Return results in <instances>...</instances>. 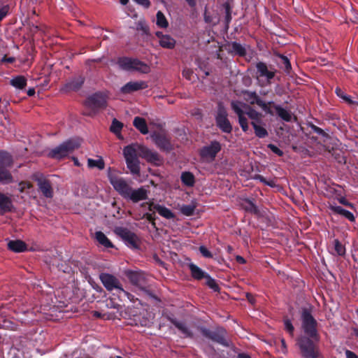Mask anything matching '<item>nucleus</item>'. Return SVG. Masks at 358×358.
Here are the masks:
<instances>
[{
    "label": "nucleus",
    "mask_w": 358,
    "mask_h": 358,
    "mask_svg": "<svg viewBox=\"0 0 358 358\" xmlns=\"http://www.w3.org/2000/svg\"><path fill=\"white\" fill-rule=\"evenodd\" d=\"M301 329L303 334L296 341L302 358H319L321 355L319 343L320 336L317 330L318 323L313 316V307H303L301 310Z\"/></svg>",
    "instance_id": "1"
},
{
    "label": "nucleus",
    "mask_w": 358,
    "mask_h": 358,
    "mask_svg": "<svg viewBox=\"0 0 358 358\" xmlns=\"http://www.w3.org/2000/svg\"><path fill=\"white\" fill-rule=\"evenodd\" d=\"M108 180L114 189L123 199L136 203L148 198V190L143 187L134 189L124 178L109 174Z\"/></svg>",
    "instance_id": "2"
},
{
    "label": "nucleus",
    "mask_w": 358,
    "mask_h": 358,
    "mask_svg": "<svg viewBox=\"0 0 358 358\" xmlns=\"http://www.w3.org/2000/svg\"><path fill=\"white\" fill-rule=\"evenodd\" d=\"M108 180L114 189L123 199L136 203L148 198V190L143 187L134 189L124 178L109 174Z\"/></svg>",
    "instance_id": "3"
},
{
    "label": "nucleus",
    "mask_w": 358,
    "mask_h": 358,
    "mask_svg": "<svg viewBox=\"0 0 358 358\" xmlns=\"http://www.w3.org/2000/svg\"><path fill=\"white\" fill-rule=\"evenodd\" d=\"M80 146V141L79 138H70L51 149L48 155L52 159H62L79 148Z\"/></svg>",
    "instance_id": "4"
},
{
    "label": "nucleus",
    "mask_w": 358,
    "mask_h": 358,
    "mask_svg": "<svg viewBox=\"0 0 358 358\" xmlns=\"http://www.w3.org/2000/svg\"><path fill=\"white\" fill-rule=\"evenodd\" d=\"M99 278L103 285L108 291H116L118 298H120L122 295L127 296L130 300L134 298L132 294L123 289L120 281L113 275L102 273L100 274Z\"/></svg>",
    "instance_id": "5"
},
{
    "label": "nucleus",
    "mask_w": 358,
    "mask_h": 358,
    "mask_svg": "<svg viewBox=\"0 0 358 358\" xmlns=\"http://www.w3.org/2000/svg\"><path fill=\"white\" fill-rule=\"evenodd\" d=\"M13 162L12 156L8 152L0 150V184L8 185L13 182V176L10 171Z\"/></svg>",
    "instance_id": "6"
},
{
    "label": "nucleus",
    "mask_w": 358,
    "mask_h": 358,
    "mask_svg": "<svg viewBox=\"0 0 358 358\" xmlns=\"http://www.w3.org/2000/svg\"><path fill=\"white\" fill-rule=\"evenodd\" d=\"M117 64L122 69L125 71H136L143 73H148L150 71L149 66L138 59L120 57Z\"/></svg>",
    "instance_id": "7"
},
{
    "label": "nucleus",
    "mask_w": 358,
    "mask_h": 358,
    "mask_svg": "<svg viewBox=\"0 0 358 358\" xmlns=\"http://www.w3.org/2000/svg\"><path fill=\"white\" fill-rule=\"evenodd\" d=\"M138 152L136 145H129L123 150L127 166L133 174H138L140 173L139 160L137 157Z\"/></svg>",
    "instance_id": "8"
},
{
    "label": "nucleus",
    "mask_w": 358,
    "mask_h": 358,
    "mask_svg": "<svg viewBox=\"0 0 358 358\" xmlns=\"http://www.w3.org/2000/svg\"><path fill=\"white\" fill-rule=\"evenodd\" d=\"M199 330L204 337L222 345L228 346V343L225 338L226 331L224 328L217 327L214 330H210L204 327H200Z\"/></svg>",
    "instance_id": "9"
},
{
    "label": "nucleus",
    "mask_w": 358,
    "mask_h": 358,
    "mask_svg": "<svg viewBox=\"0 0 358 358\" xmlns=\"http://www.w3.org/2000/svg\"><path fill=\"white\" fill-rule=\"evenodd\" d=\"M114 232L117 236L120 237L125 244L129 248L133 249H138L139 248V240L137 235L129 230L127 228L116 227L114 229Z\"/></svg>",
    "instance_id": "10"
},
{
    "label": "nucleus",
    "mask_w": 358,
    "mask_h": 358,
    "mask_svg": "<svg viewBox=\"0 0 358 358\" xmlns=\"http://www.w3.org/2000/svg\"><path fill=\"white\" fill-rule=\"evenodd\" d=\"M256 74L257 77L261 79H264L267 85H271L272 80L274 78L276 69L271 65L268 66L264 62H259L256 64Z\"/></svg>",
    "instance_id": "11"
},
{
    "label": "nucleus",
    "mask_w": 358,
    "mask_h": 358,
    "mask_svg": "<svg viewBox=\"0 0 358 358\" xmlns=\"http://www.w3.org/2000/svg\"><path fill=\"white\" fill-rule=\"evenodd\" d=\"M216 126L224 133L230 134L232 131V125L228 119V113L224 107L219 104L215 116Z\"/></svg>",
    "instance_id": "12"
},
{
    "label": "nucleus",
    "mask_w": 358,
    "mask_h": 358,
    "mask_svg": "<svg viewBox=\"0 0 358 358\" xmlns=\"http://www.w3.org/2000/svg\"><path fill=\"white\" fill-rule=\"evenodd\" d=\"M222 146L219 141H213L210 145L203 146L199 150V156L203 161L213 162L217 153L221 150Z\"/></svg>",
    "instance_id": "13"
},
{
    "label": "nucleus",
    "mask_w": 358,
    "mask_h": 358,
    "mask_svg": "<svg viewBox=\"0 0 358 358\" xmlns=\"http://www.w3.org/2000/svg\"><path fill=\"white\" fill-rule=\"evenodd\" d=\"M138 155L148 162L153 164L155 166H161L164 162V159L156 151H153L145 146L136 145Z\"/></svg>",
    "instance_id": "14"
},
{
    "label": "nucleus",
    "mask_w": 358,
    "mask_h": 358,
    "mask_svg": "<svg viewBox=\"0 0 358 358\" xmlns=\"http://www.w3.org/2000/svg\"><path fill=\"white\" fill-rule=\"evenodd\" d=\"M85 103L92 110L104 109L107 106V96L102 92H96L89 96Z\"/></svg>",
    "instance_id": "15"
},
{
    "label": "nucleus",
    "mask_w": 358,
    "mask_h": 358,
    "mask_svg": "<svg viewBox=\"0 0 358 358\" xmlns=\"http://www.w3.org/2000/svg\"><path fill=\"white\" fill-rule=\"evenodd\" d=\"M152 138L159 150L166 152L173 150L171 138L164 133L156 132L152 135Z\"/></svg>",
    "instance_id": "16"
},
{
    "label": "nucleus",
    "mask_w": 358,
    "mask_h": 358,
    "mask_svg": "<svg viewBox=\"0 0 358 358\" xmlns=\"http://www.w3.org/2000/svg\"><path fill=\"white\" fill-rule=\"evenodd\" d=\"M85 80V78L83 75L72 77L66 81L64 87L62 88V91L66 93L77 92L81 89Z\"/></svg>",
    "instance_id": "17"
},
{
    "label": "nucleus",
    "mask_w": 358,
    "mask_h": 358,
    "mask_svg": "<svg viewBox=\"0 0 358 358\" xmlns=\"http://www.w3.org/2000/svg\"><path fill=\"white\" fill-rule=\"evenodd\" d=\"M127 276L132 285L140 287L141 289L143 290L151 296H154L149 290L143 287L145 284V277L143 273L138 271H130L127 273Z\"/></svg>",
    "instance_id": "18"
},
{
    "label": "nucleus",
    "mask_w": 358,
    "mask_h": 358,
    "mask_svg": "<svg viewBox=\"0 0 358 358\" xmlns=\"http://www.w3.org/2000/svg\"><path fill=\"white\" fill-rule=\"evenodd\" d=\"M167 319L184 335V337L194 338L193 331L187 327L185 322L178 321L176 318L170 316H168Z\"/></svg>",
    "instance_id": "19"
},
{
    "label": "nucleus",
    "mask_w": 358,
    "mask_h": 358,
    "mask_svg": "<svg viewBox=\"0 0 358 358\" xmlns=\"http://www.w3.org/2000/svg\"><path fill=\"white\" fill-rule=\"evenodd\" d=\"M37 185L39 191L42 194L48 199H51L53 196V189L51 185V182L43 178H38L36 179Z\"/></svg>",
    "instance_id": "20"
},
{
    "label": "nucleus",
    "mask_w": 358,
    "mask_h": 358,
    "mask_svg": "<svg viewBox=\"0 0 358 358\" xmlns=\"http://www.w3.org/2000/svg\"><path fill=\"white\" fill-rule=\"evenodd\" d=\"M227 46L228 48H226L227 52L232 55L244 57L247 54L245 47L236 41L228 43Z\"/></svg>",
    "instance_id": "21"
},
{
    "label": "nucleus",
    "mask_w": 358,
    "mask_h": 358,
    "mask_svg": "<svg viewBox=\"0 0 358 358\" xmlns=\"http://www.w3.org/2000/svg\"><path fill=\"white\" fill-rule=\"evenodd\" d=\"M148 85L144 81L129 82L121 87V92L123 94H130L131 92L145 89Z\"/></svg>",
    "instance_id": "22"
},
{
    "label": "nucleus",
    "mask_w": 358,
    "mask_h": 358,
    "mask_svg": "<svg viewBox=\"0 0 358 358\" xmlns=\"http://www.w3.org/2000/svg\"><path fill=\"white\" fill-rule=\"evenodd\" d=\"M250 97L253 99V101H251L252 104L256 103L266 113L273 115V112L271 108V104H273V101H268V103L264 102L259 98L256 92H252Z\"/></svg>",
    "instance_id": "23"
},
{
    "label": "nucleus",
    "mask_w": 358,
    "mask_h": 358,
    "mask_svg": "<svg viewBox=\"0 0 358 358\" xmlns=\"http://www.w3.org/2000/svg\"><path fill=\"white\" fill-rule=\"evenodd\" d=\"M153 210H157V213L164 218L170 220L175 217V214L170 209L164 206L151 203L149 204L148 210L152 211Z\"/></svg>",
    "instance_id": "24"
},
{
    "label": "nucleus",
    "mask_w": 358,
    "mask_h": 358,
    "mask_svg": "<svg viewBox=\"0 0 358 358\" xmlns=\"http://www.w3.org/2000/svg\"><path fill=\"white\" fill-rule=\"evenodd\" d=\"M329 208L334 214L341 215L352 222L355 221L354 215L340 206L330 205Z\"/></svg>",
    "instance_id": "25"
},
{
    "label": "nucleus",
    "mask_w": 358,
    "mask_h": 358,
    "mask_svg": "<svg viewBox=\"0 0 358 358\" xmlns=\"http://www.w3.org/2000/svg\"><path fill=\"white\" fill-rule=\"evenodd\" d=\"M13 208L12 200L10 197L0 192V215L10 212Z\"/></svg>",
    "instance_id": "26"
},
{
    "label": "nucleus",
    "mask_w": 358,
    "mask_h": 358,
    "mask_svg": "<svg viewBox=\"0 0 358 358\" xmlns=\"http://www.w3.org/2000/svg\"><path fill=\"white\" fill-rule=\"evenodd\" d=\"M8 248L15 252H22L27 250V245L21 240L10 241Z\"/></svg>",
    "instance_id": "27"
},
{
    "label": "nucleus",
    "mask_w": 358,
    "mask_h": 358,
    "mask_svg": "<svg viewBox=\"0 0 358 358\" xmlns=\"http://www.w3.org/2000/svg\"><path fill=\"white\" fill-rule=\"evenodd\" d=\"M191 273L192 277L197 280H200L206 277L208 274L204 272L201 268L193 263H190L188 266Z\"/></svg>",
    "instance_id": "28"
},
{
    "label": "nucleus",
    "mask_w": 358,
    "mask_h": 358,
    "mask_svg": "<svg viewBox=\"0 0 358 358\" xmlns=\"http://www.w3.org/2000/svg\"><path fill=\"white\" fill-rule=\"evenodd\" d=\"M241 207L243 209H244L246 212L250 213L253 215H259V210L258 209L256 204L250 199H245L241 203Z\"/></svg>",
    "instance_id": "29"
},
{
    "label": "nucleus",
    "mask_w": 358,
    "mask_h": 358,
    "mask_svg": "<svg viewBox=\"0 0 358 358\" xmlns=\"http://www.w3.org/2000/svg\"><path fill=\"white\" fill-rule=\"evenodd\" d=\"M134 126L143 134L148 133V127L146 121L141 117H135L133 121Z\"/></svg>",
    "instance_id": "30"
},
{
    "label": "nucleus",
    "mask_w": 358,
    "mask_h": 358,
    "mask_svg": "<svg viewBox=\"0 0 358 358\" xmlns=\"http://www.w3.org/2000/svg\"><path fill=\"white\" fill-rule=\"evenodd\" d=\"M182 183L187 187H193L195 184V177L189 171H184L180 176Z\"/></svg>",
    "instance_id": "31"
},
{
    "label": "nucleus",
    "mask_w": 358,
    "mask_h": 358,
    "mask_svg": "<svg viewBox=\"0 0 358 358\" xmlns=\"http://www.w3.org/2000/svg\"><path fill=\"white\" fill-rule=\"evenodd\" d=\"M271 106L275 108L278 115L284 121L290 122L292 120L291 113L286 109L283 108L279 105H275L274 103L271 104Z\"/></svg>",
    "instance_id": "32"
},
{
    "label": "nucleus",
    "mask_w": 358,
    "mask_h": 358,
    "mask_svg": "<svg viewBox=\"0 0 358 358\" xmlns=\"http://www.w3.org/2000/svg\"><path fill=\"white\" fill-rule=\"evenodd\" d=\"M159 45L167 49H173L176 45V41L169 35H162L161 40L159 41Z\"/></svg>",
    "instance_id": "33"
},
{
    "label": "nucleus",
    "mask_w": 358,
    "mask_h": 358,
    "mask_svg": "<svg viewBox=\"0 0 358 358\" xmlns=\"http://www.w3.org/2000/svg\"><path fill=\"white\" fill-rule=\"evenodd\" d=\"M95 238L99 244L107 248H113L114 246L111 241L102 231H96L95 233Z\"/></svg>",
    "instance_id": "34"
},
{
    "label": "nucleus",
    "mask_w": 358,
    "mask_h": 358,
    "mask_svg": "<svg viewBox=\"0 0 358 358\" xmlns=\"http://www.w3.org/2000/svg\"><path fill=\"white\" fill-rule=\"evenodd\" d=\"M10 83L17 89L23 90L27 85V79L23 76H17L11 79Z\"/></svg>",
    "instance_id": "35"
},
{
    "label": "nucleus",
    "mask_w": 358,
    "mask_h": 358,
    "mask_svg": "<svg viewBox=\"0 0 358 358\" xmlns=\"http://www.w3.org/2000/svg\"><path fill=\"white\" fill-rule=\"evenodd\" d=\"M122 127L123 124L121 122L118 121L117 119L114 118L112 121L110 127V131L114 134H115L118 138H122L121 131L122 129Z\"/></svg>",
    "instance_id": "36"
},
{
    "label": "nucleus",
    "mask_w": 358,
    "mask_h": 358,
    "mask_svg": "<svg viewBox=\"0 0 358 358\" xmlns=\"http://www.w3.org/2000/svg\"><path fill=\"white\" fill-rule=\"evenodd\" d=\"M251 124L254 128L256 136L264 138L268 136V133L264 127L258 125L256 122H252Z\"/></svg>",
    "instance_id": "37"
},
{
    "label": "nucleus",
    "mask_w": 358,
    "mask_h": 358,
    "mask_svg": "<svg viewBox=\"0 0 358 358\" xmlns=\"http://www.w3.org/2000/svg\"><path fill=\"white\" fill-rule=\"evenodd\" d=\"M277 56L280 59V67L284 69L287 73H289L292 69L289 59L287 58V57L282 54H278Z\"/></svg>",
    "instance_id": "38"
},
{
    "label": "nucleus",
    "mask_w": 358,
    "mask_h": 358,
    "mask_svg": "<svg viewBox=\"0 0 358 358\" xmlns=\"http://www.w3.org/2000/svg\"><path fill=\"white\" fill-rule=\"evenodd\" d=\"M243 106H245V104L241 101H231V108L238 117L245 115V112L242 109Z\"/></svg>",
    "instance_id": "39"
},
{
    "label": "nucleus",
    "mask_w": 358,
    "mask_h": 358,
    "mask_svg": "<svg viewBox=\"0 0 358 358\" xmlns=\"http://www.w3.org/2000/svg\"><path fill=\"white\" fill-rule=\"evenodd\" d=\"M157 25L161 28H166L169 26L168 21L162 11H158L156 15Z\"/></svg>",
    "instance_id": "40"
},
{
    "label": "nucleus",
    "mask_w": 358,
    "mask_h": 358,
    "mask_svg": "<svg viewBox=\"0 0 358 358\" xmlns=\"http://www.w3.org/2000/svg\"><path fill=\"white\" fill-rule=\"evenodd\" d=\"M206 281V285L212 289L215 292H218L220 290L219 285L216 282L215 280L208 273L204 278Z\"/></svg>",
    "instance_id": "41"
},
{
    "label": "nucleus",
    "mask_w": 358,
    "mask_h": 358,
    "mask_svg": "<svg viewBox=\"0 0 358 358\" xmlns=\"http://www.w3.org/2000/svg\"><path fill=\"white\" fill-rule=\"evenodd\" d=\"M245 114L249 118L253 120L252 122H256L257 123L261 122V114L255 109L249 107V110L245 113Z\"/></svg>",
    "instance_id": "42"
},
{
    "label": "nucleus",
    "mask_w": 358,
    "mask_h": 358,
    "mask_svg": "<svg viewBox=\"0 0 358 358\" xmlns=\"http://www.w3.org/2000/svg\"><path fill=\"white\" fill-rule=\"evenodd\" d=\"M88 166L90 168L97 167L99 169L102 170L105 167V164L103 159H88L87 160Z\"/></svg>",
    "instance_id": "43"
},
{
    "label": "nucleus",
    "mask_w": 358,
    "mask_h": 358,
    "mask_svg": "<svg viewBox=\"0 0 358 358\" xmlns=\"http://www.w3.org/2000/svg\"><path fill=\"white\" fill-rule=\"evenodd\" d=\"M334 250L338 255L343 256L345 254V246L338 239L334 240Z\"/></svg>",
    "instance_id": "44"
},
{
    "label": "nucleus",
    "mask_w": 358,
    "mask_h": 358,
    "mask_svg": "<svg viewBox=\"0 0 358 358\" xmlns=\"http://www.w3.org/2000/svg\"><path fill=\"white\" fill-rule=\"evenodd\" d=\"M195 206L193 205H183L181 208V213L186 216H192L194 215Z\"/></svg>",
    "instance_id": "45"
},
{
    "label": "nucleus",
    "mask_w": 358,
    "mask_h": 358,
    "mask_svg": "<svg viewBox=\"0 0 358 358\" xmlns=\"http://www.w3.org/2000/svg\"><path fill=\"white\" fill-rule=\"evenodd\" d=\"M225 8V18H224V22H225V27L227 29L229 28V24L231 21V10L228 3L225 4L224 6Z\"/></svg>",
    "instance_id": "46"
},
{
    "label": "nucleus",
    "mask_w": 358,
    "mask_h": 358,
    "mask_svg": "<svg viewBox=\"0 0 358 358\" xmlns=\"http://www.w3.org/2000/svg\"><path fill=\"white\" fill-rule=\"evenodd\" d=\"M284 326L285 329L287 331V332L291 336H294V327L292 323V321L289 319H285L284 320Z\"/></svg>",
    "instance_id": "47"
},
{
    "label": "nucleus",
    "mask_w": 358,
    "mask_h": 358,
    "mask_svg": "<svg viewBox=\"0 0 358 358\" xmlns=\"http://www.w3.org/2000/svg\"><path fill=\"white\" fill-rule=\"evenodd\" d=\"M238 123H239L242 130L244 132H246L248 130V129H249L248 122V120L245 117V115L238 117Z\"/></svg>",
    "instance_id": "48"
},
{
    "label": "nucleus",
    "mask_w": 358,
    "mask_h": 358,
    "mask_svg": "<svg viewBox=\"0 0 358 358\" xmlns=\"http://www.w3.org/2000/svg\"><path fill=\"white\" fill-rule=\"evenodd\" d=\"M199 250L203 257L206 258H212L213 254L210 252L208 248L204 245H201L199 248Z\"/></svg>",
    "instance_id": "49"
},
{
    "label": "nucleus",
    "mask_w": 358,
    "mask_h": 358,
    "mask_svg": "<svg viewBox=\"0 0 358 358\" xmlns=\"http://www.w3.org/2000/svg\"><path fill=\"white\" fill-rule=\"evenodd\" d=\"M267 147L275 154H276L279 157H282L283 155V152L278 148L275 145L269 143Z\"/></svg>",
    "instance_id": "50"
},
{
    "label": "nucleus",
    "mask_w": 358,
    "mask_h": 358,
    "mask_svg": "<svg viewBox=\"0 0 358 358\" xmlns=\"http://www.w3.org/2000/svg\"><path fill=\"white\" fill-rule=\"evenodd\" d=\"M107 306L110 308H115L117 310H120L122 308V306L118 303H116L113 299H110L109 301H107Z\"/></svg>",
    "instance_id": "51"
},
{
    "label": "nucleus",
    "mask_w": 358,
    "mask_h": 358,
    "mask_svg": "<svg viewBox=\"0 0 358 358\" xmlns=\"http://www.w3.org/2000/svg\"><path fill=\"white\" fill-rule=\"evenodd\" d=\"M143 217L146 218L152 225H155L156 216L155 213H146L144 214Z\"/></svg>",
    "instance_id": "52"
},
{
    "label": "nucleus",
    "mask_w": 358,
    "mask_h": 358,
    "mask_svg": "<svg viewBox=\"0 0 358 358\" xmlns=\"http://www.w3.org/2000/svg\"><path fill=\"white\" fill-rule=\"evenodd\" d=\"M20 192H23L25 189H29L32 187V185L29 182H21L19 184Z\"/></svg>",
    "instance_id": "53"
},
{
    "label": "nucleus",
    "mask_w": 358,
    "mask_h": 358,
    "mask_svg": "<svg viewBox=\"0 0 358 358\" xmlns=\"http://www.w3.org/2000/svg\"><path fill=\"white\" fill-rule=\"evenodd\" d=\"M311 128H312V130L315 133H316V134H317L319 135L323 136H327V134L325 133V131L322 129H321L320 127H318L313 124L311 126Z\"/></svg>",
    "instance_id": "54"
},
{
    "label": "nucleus",
    "mask_w": 358,
    "mask_h": 358,
    "mask_svg": "<svg viewBox=\"0 0 358 358\" xmlns=\"http://www.w3.org/2000/svg\"><path fill=\"white\" fill-rule=\"evenodd\" d=\"M15 62V58L13 57H8L7 55H4L1 60V63H9V64H13Z\"/></svg>",
    "instance_id": "55"
},
{
    "label": "nucleus",
    "mask_w": 358,
    "mask_h": 358,
    "mask_svg": "<svg viewBox=\"0 0 358 358\" xmlns=\"http://www.w3.org/2000/svg\"><path fill=\"white\" fill-rule=\"evenodd\" d=\"M8 13V6H3L1 8H0V22L7 15Z\"/></svg>",
    "instance_id": "56"
},
{
    "label": "nucleus",
    "mask_w": 358,
    "mask_h": 358,
    "mask_svg": "<svg viewBox=\"0 0 358 358\" xmlns=\"http://www.w3.org/2000/svg\"><path fill=\"white\" fill-rule=\"evenodd\" d=\"M340 203L350 208H353V204L346 199L345 197H341L338 199Z\"/></svg>",
    "instance_id": "57"
},
{
    "label": "nucleus",
    "mask_w": 358,
    "mask_h": 358,
    "mask_svg": "<svg viewBox=\"0 0 358 358\" xmlns=\"http://www.w3.org/2000/svg\"><path fill=\"white\" fill-rule=\"evenodd\" d=\"M135 2L145 8H148L150 6V1L149 0H136Z\"/></svg>",
    "instance_id": "58"
},
{
    "label": "nucleus",
    "mask_w": 358,
    "mask_h": 358,
    "mask_svg": "<svg viewBox=\"0 0 358 358\" xmlns=\"http://www.w3.org/2000/svg\"><path fill=\"white\" fill-rule=\"evenodd\" d=\"M346 358H358V356L352 351L346 350H345Z\"/></svg>",
    "instance_id": "59"
},
{
    "label": "nucleus",
    "mask_w": 358,
    "mask_h": 358,
    "mask_svg": "<svg viewBox=\"0 0 358 358\" xmlns=\"http://www.w3.org/2000/svg\"><path fill=\"white\" fill-rule=\"evenodd\" d=\"M350 329L352 331V335L355 336L356 338H358V325H353Z\"/></svg>",
    "instance_id": "60"
},
{
    "label": "nucleus",
    "mask_w": 358,
    "mask_h": 358,
    "mask_svg": "<svg viewBox=\"0 0 358 358\" xmlns=\"http://www.w3.org/2000/svg\"><path fill=\"white\" fill-rule=\"evenodd\" d=\"M343 99L351 105L358 104V103L357 101H352L351 99V97L346 94L344 95V96L343 97Z\"/></svg>",
    "instance_id": "61"
},
{
    "label": "nucleus",
    "mask_w": 358,
    "mask_h": 358,
    "mask_svg": "<svg viewBox=\"0 0 358 358\" xmlns=\"http://www.w3.org/2000/svg\"><path fill=\"white\" fill-rule=\"evenodd\" d=\"M153 259L158 265L164 266L165 263L157 255H154Z\"/></svg>",
    "instance_id": "62"
},
{
    "label": "nucleus",
    "mask_w": 358,
    "mask_h": 358,
    "mask_svg": "<svg viewBox=\"0 0 358 358\" xmlns=\"http://www.w3.org/2000/svg\"><path fill=\"white\" fill-rule=\"evenodd\" d=\"M204 20L207 23H210L212 22V17L207 13V8H205L204 14H203Z\"/></svg>",
    "instance_id": "63"
},
{
    "label": "nucleus",
    "mask_w": 358,
    "mask_h": 358,
    "mask_svg": "<svg viewBox=\"0 0 358 358\" xmlns=\"http://www.w3.org/2000/svg\"><path fill=\"white\" fill-rule=\"evenodd\" d=\"M335 92L336 94V95L338 96H339L340 98L343 99V97L344 96V95H345V94L342 91V90L339 87H336V90H335Z\"/></svg>",
    "instance_id": "64"
}]
</instances>
